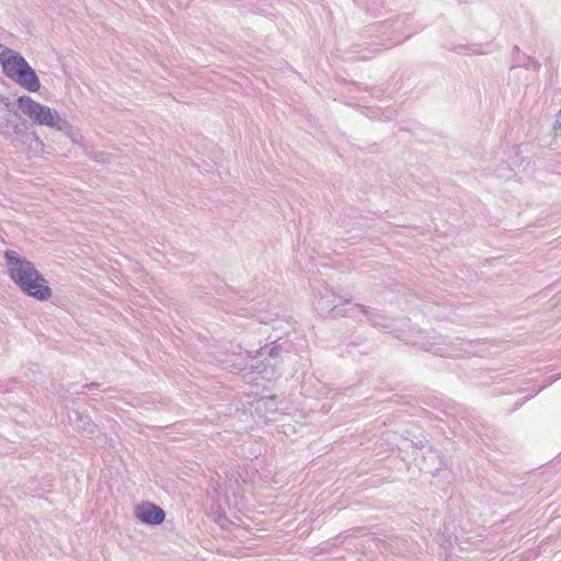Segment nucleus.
Returning <instances> with one entry per match:
<instances>
[{
    "label": "nucleus",
    "instance_id": "f257e3e1",
    "mask_svg": "<svg viewBox=\"0 0 561 561\" xmlns=\"http://www.w3.org/2000/svg\"><path fill=\"white\" fill-rule=\"evenodd\" d=\"M3 257L10 279L23 294L38 301H47L51 297L53 290L47 279L35 267L33 262L13 250L4 251Z\"/></svg>",
    "mask_w": 561,
    "mask_h": 561
},
{
    "label": "nucleus",
    "instance_id": "f03ea898",
    "mask_svg": "<svg viewBox=\"0 0 561 561\" xmlns=\"http://www.w3.org/2000/svg\"><path fill=\"white\" fill-rule=\"evenodd\" d=\"M3 73L28 92H37L41 89L39 79L35 70L18 51L5 48L0 54Z\"/></svg>",
    "mask_w": 561,
    "mask_h": 561
},
{
    "label": "nucleus",
    "instance_id": "7ed1b4c3",
    "mask_svg": "<svg viewBox=\"0 0 561 561\" xmlns=\"http://www.w3.org/2000/svg\"><path fill=\"white\" fill-rule=\"evenodd\" d=\"M16 103L22 113L36 125L56 129L62 118L56 110L34 101L28 95L19 96Z\"/></svg>",
    "mask_w": 561,
    "mask_h": 561
},
{
    "label": "nucleus",
    "instance_id": "20e7f679",
    "mask_svg": "<svg viewBox=\"0 0 561 561\" xmlns=\"http://www.w3.org/2000/svg\"><path fill=\"white\" fill-rule=\"evenodd\" d=\"M353 304L348 299H342L328 285H323L318 289L314 309L322 317H348L346 312L350 305Z\"/></svg>",
    "mask_w": 561,
    "mask_h": 561
},
{
    "label": "nucleus",
    "instance_id": "39448f33",
    "mask_svg": "<svg viewBox=\"0 0 561 561\" xmlns=\"http://www.w3.org/2000/svg\"><path fill=\"white\" fill-rule=\"evenodd\" d=\"M350 308L346 311L350 318L356 319L359 322L363 318L370 323L371 327L379 330H387L393 327V319L383 314L377 309L366 307L360 304H348Z\"/></svg>",
    "mask_w": 561,
    "mask_h": 561
},
{
    "label": "nucleus",
    "instance_id": "423d86ee",
    "mask_svg": "<svg viewBox=\"0 0 561 561\" xmlns=\"http://www.w3.org/2000/svg\"><path fill=\"white\" fill-rule=\"evenodd\" d=\"M268 357L264 358L261 362H256L252 364V369L259 374L263 379L272 380L280 376L279 367H278V355L279 348L278 346L270 347Z\"/></svg>",
    "mask_w": 561,
    "mask_h": 561
},
{
    "label": "nucleus",
    "instance_id": "0eeeda50",
    "mask_svg": "<svg viewBox=\"0 0 561 561\" xmlns=\"http://www.w3.org/2000/svg\"><path fill=\"white\" fill-rule=\"evenodd\" d=\"M135 517L148 526H159L163 523L165 513L152 502H142L135 507Z\"/></svg>",
    "mask_w": 561,
    "mask_h": 561
},
{
    "label": "nucleus",
    "instance_id": "6e6552de",
    "mask_svg": "<svg viewBox=\"0 0 561 561\" xmlns=\"http://www.w3.org/2000/svg\"><path fill=\"white\" fill-rule=\"evenodd\" d=\"M434 339L435 341L430 343L426 348L428 352H432L440 357L459 356V352L456 346L451 343H446L444 336H436Z\"/></svg>",
    "mask_w": 561,
    "mask_h": 561
},
{
    "label": "nucleus",
    "instance_id": "1a4fd4ad",
    "mask_svg": "<svg viewBox=\"0 0 561 561\" xmlns=\"http://www.w3.org/2000/svg\"><path fill=\"white\" fill-rule=\"evenodd\" d=\"M75 428L84 436L92 437L98 433V425L91 420L89 415L75 412Z\"/></svg>",
    "mask_w": 561,
    "mask_h": 561
},
{
    "label": "nucleus",
    "instance_id": "9d476101",
    "mask_svg": "<svg viewBox=\"0 0 561 561\" xmlns=\"http://www.w3.org/2000/svg\"><path fill=\"white\" fill-rule=\"evenodd\" d=\"M56 130L64 133L75 145L81 146L83 144V136L65 118H61L60 123L56 127Z\"/></svg>",
    "mask_w": 561,
    "mask_h": 561
},
{
    "label": "nucleus",
    "instance_id": "9b49d317",
    "mask_svg": "<svg viewBox=\"0 0 561 561\" xmlns=\"http://www.w3.org/2000/svg\"><path fill=\"white\" fill-rule=\"evenodd\" d=\"M513 51L517 53V56L514 57L512 68H517V67L530 68V67H534L535 69H539V67H540L539 64L537 61H535L530 56H527V55H524V54H519L518 46H514L513 47Z\"/></svg>",
    "mask_w": 561,
    "mask_h": 561
},
{
    "label": "nucleus",
    "instance_id": "f8f14e48",
    "mask_svg": "<svg viewBox=\"0 0 561 561\" xmlns=\"http://www.w3.org/2000/svg\"><path fill=\"white\" fill-rule=\"evenodd\" d=\"M8 124L12 127L14 134L21 136L24 133L23 125L13 122L11 123L9 121Z\"/></svg>",
    "mask_w": 561,
    "mask_h": 561
},
{
    "label": "nucleus",
    "instance_id": "ddd939ff",
    "mask_svg": "<svg viewBox=\"0 0 561 561\" xmlns=\"http://www.w3.org/2000/svg\"><path fill=\"white\" fill-rule=\"evenodd\" d=\"M92 158L98 162H105V153L104 152H96L92 156Z\"/></svg>",
    "mask_w": 561,
    "mask_h": 561
},
{
    "label": "nucleus",
    "instance_id": "4468645a",
    "mask_svg": "<svg viewBox=\"0 0 561 561\" xmlns=\"http://www.w3.org/2000/svg\"><path fill=\"white\" fill-rule=\"evenodd\" d=\"M83 387L92 390V389H100L101 385L98 382H91V383H85Z\"/></svg>",
    "mask_w": 561,
    "mask_h": 561
},
{
    "label": "nucleus",
    "instance_id": "2eb2a0df",
    "mask_svg": "<svg viewBox=\"0 0 561 561\" xmlns=\"http://www.w3.org/2000/svg\"><path fill=\"white\" fill-rule=\"evenodd\" d=\"M556 127H558L559 129H561V107H560V111L559 113L557 114V118H556V123H554Z\"/></svg>",
    "mask_w": 561,
    "mask_h": 561
},
{
    "label": "nucleus",
    "instance_id": "dca6fc26",
    "mask_svg": "<svg viewBox=\"0 0 561 561\" xmlns=\"http://www.w3.org/2000/svg\"><path fill=\"white\" fill-rule=\"evenodd\" d=\"M357 344H358L357 342L352 341V342H350V343L347 344V346H354V345H357Z\"/></svg>",
    "mask_w": 561,
    "mask_h": 561
}]
</instances>
